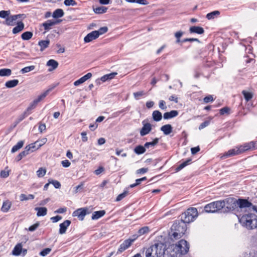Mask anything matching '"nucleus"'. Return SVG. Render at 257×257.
<instances>
[{"label": "nucleus", "instance_id": "a18cd8bd", "mask_svg": "<svg viewBox=\"0 0 257 257\" xmlns=\"http://www.w3.org/2000/svg\"><path fill=\"white\" fill-rule=\"evenodd\" d=\"M150 231V229L148 226H144L140 228L138 232L140 236L148 233Z\"/></svg>", "mask_w": 257, "mask_h": 257}, {"label": "nucleus", "instance_id": "338daca9", "mask_svg": "<svg viewBox=\"0 0 257 257\" xmlns=\"http://www.w3.org/2000/svg\"><path fill=\"white\" fill-rule=\"evenodd\" d=\"M203 101L205 103H208L213 101V97L212 95H209L203 98Z\"/></svg>", "mask_w": 257, "mask_h": 257}, {"label": "nucleus", "instance_id": "5701e85b", "mask_svg": "<svg viewBox=\"0 0 257 257\" xmlns=\"http://www.w3.org/2000/svg\"><path fill=\"white\" fill-rule=\"evenodd\" d=\"M27 252V249H24L22 248V243H17V256L22 255L25 256Z\"/></svg>", "mask_w": 257, "mask_h": 257}, {"label": "nucleus", "instance_id": "a878e982", "mask_svg": "<svg viewBox=\"0 0 257 257\" xmlns=\"http://www.w3.org/2000/svg\"><path fill=\"white\" fill-rule=\"evenodd\" d=\"M117 73L116 72H112L104 75L100 78V80L102 82H105L107 80H111L113 79L115 76V75H117Z\"/></svg>", "mask_w": 257, "mask_h": 257}, {"label": "nucleus", "instance_id": "774afa93", "mask_svg": "<svg viewBox=\"0 0 257 257\" xmlns=\"http://www.w3.org/2000/svg\"><path fill=\"white\" fill-rule=\"evenodd\" d=\"M148 171V168H142L137 170L136 173L137 174H143L147 173Z\"/></svg>", "mask_w": 257, "mask_h": 257}, {"label": "nucleus", "instance_id": "6e6552de", "mask_svg": "<svg viewBox=\"0 0 257 257\" xmlns=\"http://www.w3.org/2000/svg\"><path fill=\"white\" fill-rule=\"evenodd\" d=\"M238 148L240 154L249 150L257 149V147L255 145V143L254 142H250L248 143L244 144L243 145H241Z\"/></svg>", "mask_w": 257, "mask_h": 257}, {"label": "nucleus", "instance_id": "1a4fd4ad", "mask_svg": "<svg viewBox=\"0 0 257 257\" xmlns=\"http://www.w3.org/2000/svg\"><path fill=\"white\" fill-rule=\"evenodd\" d=\"M61 22V20H49L42 24V26L44 27L45 32H47L52 29V27L54 25L58 24Z\"/></svg>", "mask_w": 257, "mask_h": 257}, {"label": "nucleus", "instance_id": "4468645a", "mask_svg": "<svg viewBox=\"0 0 257 257\" xmlns=\"http://www.w3.org/2000/svg\"><path fill=\"white\" fill-rule=\"evenodd\" d=\"M98 34L93 31L88 33L84 38L85 43H89L98 38L97 35Z\"/></svg>", "mask_w": 257, "mask_h": 257}, {"label": "nucleus", "instance_id": "864d4df0", "mask_svg": "<svg viewBox=\"0 0 257 257\" xmlns=\"http://www.w3.org/2000/svg\"><path fill=\"white\" fill-rule=\"evenodd\" d=\"M64 4L66 6H75L77 5V3L74 0H65Z\"/></svg>", "mask_w": 257, "mask_h": 257}, {"label": "nucleus", "instance_id": "2eb2a0df", "mask_svg": "<svg viewBox=\"0 0 257 257\" xmlns=\"http://www.w3.org/2000/svg\"><path fill=\"white\" fill-rule=\"evenodd\" d=\"M38 103V102L37 101V100L35 99L30 104V105L28 107L27 111L23 113V116L19 119V121L22 120L26 116H27L30 113V111L35 108Z\"/></svg>", "mask_w": 257, "mask_h": 257}, {"label": "nucleus", "instance_id": "b1692460", "mask_svg": "<svg viewBox=\"0 0 257 257\" xmlns=\"http://www.w3.org/2000/svg\"><path fill=\"white\" fill-rule=\"evenodd\" d=\"M50 44V40H41L38 42V45L40 47V51H43L46 48H48Z\"/></svg>", "mask_w": 257, "mask_h": 257}, {"label": "nucleus", "instance_id": "20e7f679", "mask_svg": "<svg viewBox=\"0 0 257 257\" xmlns=\"http://www.w3.org/2000/svg\"><path fill=\"white\" fill-rule=\"evenodd\" d=\"M198 215L197 209L196 208L191 207L188 208L180 216V219L187 224L194 221Z\"/></svg>", "mask_w": 257, "mask_h": 257}, {"label": "nucleus", "instance_id": "7c9ffc66", "mask_svg": "<svg viewBox=\"0 0 257 257\" xmlns=\"http://www.w3.org/2000/svg\"><path fill=\"white\" fill-rule=\"evenodd\" d=\"M146 150L145 146L138 145L135 147L134 151L137 155H141L144 154L146 152Z\"/></svg>", "mask_w": 257, "mask_h": 257}, {"label": "nucleus", "instance_id": "a19ab883", "mask_svg": "<svg viewBox=\"0 0 257 257\" xmlns=\"http://www.w3.org/2000/svg\"><path fill=\"white\" fill-rule=\"evenodd\" d=\"M220 14V12L218 11H214L211 13H209L207 14L206 18L208 20L213 19L215 18L216 16H218Z\"/></svg>", "mask_w": 257, "mask_h": 257}, {"label": "nucleus", "instance_id": "f704fd0d", "mask_svg": "<svg viewBox=\"0 0 257 257\" xmlns=\"http://www.w3.org/2000/svg\"><path fill=\"white\" fill-rule=\"evenodd\" d=\"M33 34L32 32L30 31H27L23 33L21 35V38L23 40L27 41L29 40L33 37Z\"/></svg>", "mask_w": 257, "mask_h": 257}, {"label": "nucleus", "instance_id": "13d9d810", "mask_svg": "<svg viewBox=\"0 0 257 257\" xmlns=\"http://www.w3.org/2000/svg\"><path fill=\"white\" fill-rule=\"evenodd\" d=\"M145 94V93L144 92V91H138L136 92H134L133 94L134 96L136 99H139L140 96H143Z\"/></svg>", "mask_w": 257, "mask_h": 257}, {"label": "nucleus", "instance_id": "f257e3e1", "mask_svg": "<svg viewBox=\"0 0 257 257\" xmlns=\"http://www.w3.org/2000/svg\"><path fill=\"white\" fill-rule=\"evenodd\" d=\"M187 224L181 219L176 220L171 228L169 236L171 239L177 240L180 238L187 230Z\"/></svg>", "mask_w": 257, "mask_h": 257}, {"label": "nucleus", "instance_id": "8fccbe9b", "mask_svg": "<svg viewBox=\"0 0 257 257\" xmlns=\"http://www.w3.org/2000/svg\"><path fill=\"white\" fill-rule=\"evenodd\" d=\"M108 31V28L107 27H101L100 29H99L97 31H95V32L97 33L98 34L97 35L98 37L100 35H101L102 34H105Z\"/></svg>", "mask_w": 257, "mask_h": 257}, {"label": "nucleus", "instance_id": "39448f33", "mask_svg": "<svg viewBox=\"0 0 257 257\" xmlns=\"http://www.w3.org/2000/svg\"><path fill=\"white\" fill-rule=\"evenodd\" d=\"M189 249V244L184 239L180 240L173 249L181 257L182 255L186 254Z\"/></svg>", "mask_w": 257, "mask_h": 257}, {"label": "nucleus", "instance_id": "f03ea898", "mask_svg": "<svg viewBox=\"0 0 257 257\" xmlns=\"http://www.w3.org/2000/svg\"><path fill=\"white\" fill-rule=\"evenodd\" d=\"M241 225L248 230L257 228V215L254 213H247L243 215L239 219Z\"/></svg>", "mask_w": 257, "mask_h": 257}, {"label": "nucleus", "instance_id": "4d7b16f0", "mask_svg": "<svg viewBox=\"0 0 257 257\" xmlns=\"http://www.w3.org/2000/svg\"><path fill=\"white\" fill-rule=\"evenodd\" d=\"M24 28V24L22 21L17 22V33L22 31Z\"/></svg>", "mask_w": 257, "mask_h": 257}, {"label": "nucleus", "instance_id": "ddd939ff", "mask_svg": "<svg viewBox=\"0 0 257 257\" xmlns=\"http://www.w3.org/2000/svg\"><path fill=\"white\" fill-rule=\"evenodd\" d=\"M238 154H240V152L238 148L236 147L228 150L221 157V158L223 159Z\"/></svg>", "mask_w": 257, "mask_h": 257}, {"label": "nucleus", "instance_id": "69168bd1", "mask_svg": "<svg viewBox=\"0 0 257 257\" xmlns=\"http://www.w3.org/2000/svg\"><path fill=\"white\" fill-rule=\"evenodd\" d=\"M9 175V171H5V170H2L1 171L0 173V176L2 178H6L8 177Z\"/></svg>", "mask_w": 257, "mask_h": 257}, {"label": "nucleus", "instance_id": "ea45409f", "mask_svg": "<svg viewBox=\"0 0 257 257\" xmlns=\"http://www.w3.org/2000/svg\"><path fill=\"white\" fill-rule=\"evenodd\" d=\"M34 197H35L34 195H33L32 194H29V195H27L24 194H22L20 196V200H21V201H22L28 200H32L34 198Z\"/></svg>", "mask_w": 257, "mask_h": 257}, {"label": "nucleus", "instance_id": "6ab92c4d", "mask_svg": "<svg viewBox=\"0 0 257 257\" xmlns=\"http://www.w3.org/2000/svg\"><path fill=\"white\" fill-rule=\"evenodd\" d=\"M189 32L200 35L204 33V30L202 27L199 26H192L190 28Z\"/></svg>", "mask_w": 257, "mask_h": 257}, {"label": "nucleus", "instance_id": "09e8293b", "mask_svg": "<svg viewBox=\"0 0 257 257\" xmlns=\"http://www.w3.org/2000/svg\"><path fill=\"white\" fill-rule=\"evenodd\" d=\"M50 89H48L45 92H44L43 93H42L41 95H39L37 98L36 99L37 101L38 102H39L42 100H43L49 93Z\"/></svg>", "mask_w": 257, "mask_h": 257}, {"label": "nucleus", "instance_id": "37998d69", "mask_svg": "<svg viewBox=\"0 0 257 257\" xmlns=\"http://www.w3.org/2000/svg\"><path fill=\"white\" fill-rule=\"evenodd\" d=\"M242 93L244 96V99L246 101L250 100L253 97V95L251 93L247 92L245 90L242 91Z\"/></svg>", "mask_w": 257, "mask_h": 257}, {"label": "nucleus", "instance_id": "473e14b6", "mask_svg": "<svg viewBox=\"0 0 257 257\" xmlns=\"http://www.w3.org/2000/svg\"><path fill=\"white\" fill-rule=\"evenodd\" d=\"M191 162V159H188L186 161H184V162L180 164L179 165H178L176 168L175 169V170L176 172H178L183 169L185 167L190 164Z\"/></svg>", "mask_w": 257, "mask_h": 257}, {"label": "nucleus", "instance_id": "2f4dec72", "mask_svg": "<svg viewBox=\"0 0 257 257\" xmlns=\"http://www.w3.org/2000/svg\"><path fill=\"white\" fill-rule=\"evenodd\" d=\"M12 74V70L9 68H1L0 69V76L7 77L9 76Z\"/></svg>", "mask_w": 257, "mask_h": 257}, {"label": "nucleus", "instance_id": "dca6fc26", "mask_svg": "<svg viewBox=\"0 0 257 257\" xmlns=\"http://www.w3.org/2000/svg\"><path fill=\"white\" fill-rule=\"evenodd\" d=\"M3 23L8 26L15 25L16 24V15H10Z\"/></svg>", "mask_w": 257, "mask_h": 257}, {"label": "nucleus", "instance_id": "c756f323", "mask_svg": "<svg viewBox=\"0 0 257 257\" xmlns=\"http://www.w3.org/2000/svg\"><path fill=\"white\" fill-rule=\"evenodd\" d=\"M152 117L154 120L159 121L162 118V115L161 112L159 110H155L153 112Z\"/></svg>", "mask_w": 257, "mask_h": 257}, {"label": "nucleus", "instance_id": "aec40b11", "mask_svg": "<svg viewBox=\"0 0 257 257\" xmlns=\"http://www.w3.org/2000/svg\"><path fill=\"white\" fill-rule=\"evenodd\" d=\"M178 115V111L176 110H173L170 112H167L164 113L163 117L165 119H170L176 117Z\"/></svg>", "mask_w": 257, "mask_h": 257}, {"label": "nucleus", "instance_id": "f8f14e48", "mask_svg": "<svg viewBox=\"0 0 257 257\" xmlns=\"http://www.w3.org/2000/svg\"><path fill=\"white\" fill-rule=\"evenodd\" d=\"M143 126L140 131V135L142 137L147 135L152 130V125L150 123H145V121H143Z\"/></svg>", "mask_w": 257, "mask_h": 257}, {"label": "nucleus", "instance_id": "4c0bfd02", "mask_svg": "<svg viewBox=\"0 0 257 257\" xmlns=\"http://www.w3.org/2000/svg\"><path fill=\"white\" fill-rule=\"evenodd\" d=\"M11 204L9 201H6L3 202L1 210L4 212H7L10 209Z\"/></svg>", "mask_w": 257, "mask_h": 257}, {"label": "nucleus", "instance_id": "e433bc0d", "mask_svg": "<svg viewBox=\"0 0 257 257\" xmlns=\"http://www.w3.org/2000/svg\"><path fill=\"white\" fill-rule=\"evenodd\" d=\"M30 154V152L28 150L27 148L26 147L25 148V150L21 152L19 155L17 156V161L21 160L24 157L27 156L29 154Z\"/></svg>", "mask_w": 257, "mask_h": 257}, {"label": "nucleus", "instance_id": "58836bf2", "mask_svg": "<svg viewBox=\"0 0 257 257\" xmlns=\"http://www.w3.org/2000/svg\"><path fill=\"white\" fill-rule=\"evenodd\" d=\"M5 86L8 88H14L16 86V79L9 80L5 83Z\"/></svg>", "mask_w": 257, "mask_h": 257}, {"label": "nucleus", "instance_id": "a211bd4d", "mask_svg": "<svg viewBox=\"0 0 257 257\" xmlns=\"http://www.w3.org/2000/svg\"><path fill=\"white\" fill-rule=\"evenodd\" d=\"M92 77V74L91 73H88L83 77H81L77 80L75 81L74 82V85L75 86H78L80 84L84 83L88 79Z\"/></svg>", "mask_w": 257, "mask_h": 257}, {"label": "nucleus", "instance_id": "603ef678", "mask_svg": "<svg viewBox=\"0 0 257 257\" xmlns=\"http://www.w3.org/2000/svg\"><path fill=\"white\" fill-rule=\"evenodd\" d=\"M163 255V257H180V255L177 253V252H176L174 249L170 253H164Z\"/></svg>", "mask_w": 257, "mask_h": 257}, {"label": "nucleus", "instance_id": "cd10ccee", "mask_svg": "<svg viewBox=\"0 0 257 257\" xmlns=\"http://www.w3.org/2000/svg\"><path fill=\"white\" fill-rule=\"evenodd\" d=\"M94 12L96 14H102L105 13L107 10V8L104 6H100L97 8H93Z\"/></svg>", "mask_w": 257, "mask_h": 257}, {"label": "nucleus", "instance_id": "c03bdc74", "mask_svg": "<svg viewBox=\"0 0 257 257\" xmlns=\"http://www.w3.org/2000/svg\"><path fill=\"white\" fill-rule=\"evenodd\" d=\"M37 175L39 178L44 177L46 173V169L44 168H40L37 171Z\"/></svg>", "mask_w": 257, "mask_h": 257}, {"label": "nucleus", "instance_id": "393cba45", "mask_svg": "<svg viewBox=\"0 0 257 257\" xmlns=\"http://www.w3.org/2000/svg\"><path fill=\"white\" fill-rule=\"evenodd\" d=\"M47 65L52 68L49 69V71L56 69L58 66V63L55 60L50 59L47 62Z\"/></svg>", "mask_w": 257, "mask_h": 257}, {"label": "nucleus", "instance_id": "9d476101", "mask_svg": "<svg viewBox=\"0 0 257 257\" xmlns=\"http://www.w3.org/2000/svg\"><path fill=\"white\" fill-rule=\"evenodd\" d=\"M87 210L86 208H79L73 212L72 215L73 216H77L79 220H83L87 214Z\"/></svg>", "mask_w": 257, "mask_h": 257}, {"label": "nucleus", "instance_id": "f3484780", "mask_svg": "<svg viewBox=\"0 0 257 257\" xmlns=\"http://www.w3.org/2000/svg\"><path fill=\"white\" fill-rule=\"evenodd\" d=\"M71 224V221L69 220H66L63 223L60 224V229L59 233L61 234L65 233L66 231L67 227Z\"/></svg>", "mask_w": 257, "mask_h": 257}, {"label": "nucleus", "instance_id": "bf43d9fd", "mask_svg": "<svg viewBox=\"0 0 257 257\" xmlns=\"http://www.w3.org/2000/svg\"><path fill=\"white\" fill-rule=\"evenodd\" d=\"M39 225H40L39 222H37L36 223H35L34 224L30 226L28 228V230L30 231H34L37 229V228L39 226Z\"/></svg>", "mask_w": 257, "mask_h": 257}, {"label": "nucleus", "instance_id": "412c9836", "mask_svg": "<svg viewBox=\"0 0 257 257\" xmlns=\"http://www.w3.org/2000/svg\"><path fill=\"white\" fill-rule=\"evenodd\" d=\"M105 211L104 210L94 211L92 213V215L91 216V219L92 220L98 219L99 218L105 215Z\"/></svg>", "mask_w": 257, "mask_h": 257}, {"label": "nucleus", "instance_id": "7ed1b4c3", "mask_svg": "<svg viewBox=\"0 0 257 257\" xmlns=\"http://www.w3.org/2000/svg\"><path fill=\"white\" fill-rule=\"evenodd\" d=\"M165 248L166 246L164 243H155L147 249L146 257H161L164 254Z\"/></svg>", "mask_w": 257, "mask_h": 257}, {"label": "nucleus", "instance_id": "9b49d317", "mask_svg": "<svg viewBox=\"0 0 257 257\" xmlns=\"http://www.w3.org/2000/svg\"><path fill=\"white\" fill-rule=\"evenodd\" d=\"M237 201V207L240 208H247L252 206V204L245 199L239 198Z\"/></svg>", "mask_w": 257, "mask_h": 257}, {"label": "nucleus", "instance_id": "423d86ee", "mask_svg": "<svg viewBox=\"0 0 257 257\" xmlns=\"http://www.w3.org/2000/svg\"><path fill=\"white\" fill-rule=\"evenodd\" d=\"M221 202L224 203L222 209L224 208L225 211H233L237 208V201L234 198H227L224 200H221Z\"/></svg>", "mask_w": 257, "mask_h": 257}, {"label": "nucleus", "instance_id": "e2e57ef3", "mask_svg": "<svg viewBox=\"0 0 257 257\" xmlns=\"http://www.w3.org/2000/svg\"><path fill=\"white\" fill-rule=\"evenodd\" d=\"M210 123V121L209 120H205L203 122L201 123L200 125L199 126V130H201L204 128V127L207 126Z\"/></svg>", "mask_w": 257, "mask_h": 257}, {"label": "nucleus", "instance_id": "6e6d98bb", "mask_svg": "<svg viewBox=\"0 0 257 257\" xmlns=\"http://www.w3.org/2000/svg\"><path fill=\"white\" fill-rule=\"evenodd\" d=\"M133 242H134V239H131V238H128L125 240L122 244L123 245L125 246L126 248H127L131 246Z\"/></svg>", "mask_w": 257, "mask_h": 257}, {"label": "nucleus", "instance_id": "79ce46f5", "mask_svg": "<svg viewBox=\"0 0 257 257\" xmlns=\"http://www.w3.org/2000/svg\"><path fill=\"white\" fill-rule=\"evenodd\" d=\"M35 66L34 65L27 66V67H26L22 69L20 71V72L22 74H24V73H28L29 72L34 70L35 69Z\"/></svg>", "mask_w": 257, "mask_h": 257}, {"label": "nucleus", "instance_id": "bb28decb", "mask_svg": "<svg viewBox=\"0 0 257 257\" xmlns=\"http://www.w3.org/2000/svg\"><path fill=\"white\" fill-rule=\"evenodd\" d=\"M35 210L37 211L38 216H44L47 214V209L46 207H36Z\"/></svg>", "mask_w": 257, "mask_h": 257}, {"label": "nucleus", "instance_id": "4be33fe9", "mask_svg": "<svg viewBox=\"0 0 257 257\" xmlns=\"http://www.w3.org/2000/svg\"><path fill=\"white\" fill-rule=\"evenodd\" d=\"M172 126L170 124L164 125L160 128L165 135H169L172 132Z\"/></svg>", "mask_w": 257, "mask_h": 257}, {"label": "nucleus", "instance_id": "49530a36", "mask_svg": "<svg viewBox=\"0 0 257 257\" xmlns=\"http://www.w3.org/2000/svg\"><path fill=\"white\" fill-rule=\"evenodd\" d=\"M125 2L131 3H138L143 5H147L148 2L146 0H125Z\"/></svg>", "mask_w": 257, "mask_h": 257}, {"label": "nucleus", "instance_id": "72a5a7b5", "mask_svg": "<svg viewBox=\"0 0 257 257\" xmlns=\"http://www.w3.org/2000/svg\"><path fill=\"white\" fill-rule=\"evenodd\" d=\"M64 15V13L63 10L61 9H58L56 10L53 13L52 17L54 18H59L62 17Z\"/></svg>", "mask_w": 257, "mask_h": 257}, {"label": "nucleus", "instance_id": "de8ad7c7", "mask_svg": "<svg viewBox=\"0 0 257 257\" xmlns=\"http://www.w3.org/2000/svg\"><path fill=\"white\" fill-rule=\"evenodd\" d=\"M11 15L10 10L5 11L2 10L0 11V18L6 19Z\"/></svg>", "mask_w": 257, "mask_h": 257}, {"label": "nucleus", "instance_id": "680f3d73", "mask_svg": "<svg viewBox=\"0 0 257 257\" xmlns=\"http://www.w3.org/2000/svg\"><path fill=\"white\" fill-rule=\"evenodd\" d=\"M230 108L228 107H224L219 110V112L221 115H224L225 113H228Z\"/></svg>", "mask_w": 257, "mask_h": 257}, {"label": "nucleus", "instance_id": "0eeeda50", "mask_svg": "<svg viewBox=\"0 0 257 257\" xmlns=\"http://www.w3.org/2000/svg\"><path fill=\"white\" fill-rule=\"evenodd\" d=\"M223 203L221 202V200L212 202L205 206L204 210L207 213L216 212L222 209Z\"/></svg>", "mask_w": 257, "mask_h": 257}, {"label": "nucleus", "instance_id": "052dcab7", "mask_svg": "<svg viewBox=\"0 0 257 257\" xmlns=\"http://www.w3.org/2000/svg\"><path fill=\"white\" fill-rule=\"evenodd\" d=\"M49 183L53 184L54 187L57 189H58L61 187L60 183L57 180L49 181Z\"/></svg>", "mask_w": 257, "mask_h": 257}, {"label": "nucleus", "instance_id": "c85d7f7f", "mask_svg": "<svg viewBox=\"0 0 257 257\" xmlns=\"http://www.w3.org/2000/svg\"><path fill=\"white\" fill-rule=\"evenodd\" d=\"M39 143V141H36L34 143H32L26 146L28 150L29 151L30 153L35 151L38 150L40 148H38V144Z\"/></svg>", "mask_w": 257, "mask_h": 257}, {"label": "nucleus", "instance_id": "c9c22d12", "mask_svg": "<svg viewBox=\"0 0 257 257\" xmlns=\"http://www.w3.org/2000/svg\"><path fill=\"white\" fill-rule=\"evenodd\" d=\"M159 139L155 138L152 142H147L145 144L144 146L146 148H149L150 147L153 148L159 143Z\"/></svg>", "mask_w": 257, "mask_h": 257}, {"label": "nucleus", "instance_id": "3c124183", "mask_svg": "<svg viewBox=\"0 0 257 257\" xmlns=\"http://www.w3.org/2000/svg\"><path fill=\"white\" fill-rule=\"evenodd\" d=\"M128 194V192L127 190L124 191V192L120 194H119L116 197L115 201H119L121 200L123 198L126 197Z\"/></svg>", "mask_w": 257, "mask_h": 257}, {"label": "nucleus", "instance_id": "5fc2aeb1", "mask_svg": "<svg viewBox=\"0 0 257 257\" xmlns=\"http://www.w3.org/2000/svg\"><path fill=\"white\" fill-rule=\"evenodd\" d=\"M51 251V249L50 248H46L43 249L40 252V255L42 256H45L48 255Z\"/></svg>", "mask_w": 257, "mask_h": 257}, {"label": "nucleus", "instance_id": "0e129e2a", "mask_svg": "<svg viewBox=\"0 0 257 257\" xmlns=\"http://www.w3.org/2000/svg\"><path fill=\"white\" fill-rule=\"evenodd\" d=\"M159 106L160 109L162 110H166L167 109V106L166 105V102L164 100H161L159 101Z\"/></svg>", "mask_w": 257, "mask_h": 257}]
</instances>
